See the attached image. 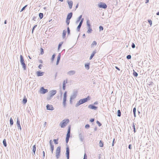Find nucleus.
<instances>
[{
	"label": "nucleus",
	"instance_id": "obj_1",
	"mask_svg": "<svg viewBox=\"0 0 159 159\" xmlns=\"http://www.w3.org/2000/svg\"><path fill=\"white\" fill-rule=\"evenodd\" d=\"M90 99V97L89 96H88L86 98L81 99L77 102L76 104H75V107H77L80 105L87 102Z\"/></svg>",
	"mask_w": 159,
	"mask_h": 159
},
{
	"label": "nucleus",
	"instance_id": "obj_17",
	"mask_svg": "<svg viewBox=\"0 0 159 159\" xmlns=\"http://www.w3.org/2000/svg\"><path fill=\"white\" fill-rule=\"evenodd\" d=\"M73 15L72 12H70L67 15L66 20H70L72 17Z\"/></svg>",
	"mask_w": 159,
	"mask_h": 159
},
{
	"label": "nucleus",
	"instance_id": "obj_4",
	"mask_svg": "<svg viewBox=\"0 0 159 159\" xmlns=\"http://www.w3.org/2000/svg\"><path fill=\"white\" fill-rule=\"evenodd\" d=\"M61 147L60 146H59L57 148L56 157L57 159H58L60 157L61 153Z\"/></svg>",
	"mask_w": 159,
	"mask_h": 159
},
{
	"label": "nucleus",
	"instance_id": "obj_26",
	"mask_svg": "<svg viewBox=\"0 0 159 159\" xmlns=\"http://www.w3.org/2000/svg\"><path fill=\"white\" fill-rule=\"evenodd\" d=\"M66 30H64L63 32L62 37L63 39H64L66 37Z\"/></svg>",
	"mask_w": 159,
	"mask_h": 159
},
{
	"label": "nucleus",
	"instance_id": "obj_5",
	"mask_svg": "<svg viewBox=\"0 0 159 159\" xmlns=\"http://www.w3.org/2000/svg\"><path fill=\"white\" fill-rule=\"evenodd\" d=\"M78 91L76 89H74L73 92L72 94L71 95L70 97L71 99H75L77 95V93Z\"/></svg>",
	"mask_w": 159,
	"mask_h": 159
},
{
	"label": "nucleus",
	"instance_id": "obj_45",
	"mask_svg": "<svg viewBox=\"0 0 159 159\" xmlns=\"http://www.w3.org/2000/svg\"><path fill=\"white\" fill-rule=\"evenodd\" d=\"M67 33L68 35H69L70 34V30L69 27H67Z\"/></svg>",
	"mask_w": 159,
	"mask_h": 159
},
{
	"label": "nucleus",
	"instance_id": "obj_21",
	"mask_svg": "<svg viewBox=\"0 0 159 159\" xmlns=\"http://www.w3.org/2000/svg\"><path fill=\"white\" fill-rule=\"evenodd\" d=\"M27 102V98L25 96H24L23 101L22 103L23 104H25Z\"/></svg>",
	"mask_w": 159,
	"mask_h": 159
},
{
	"label": "nucleus",
	"instance_id": "obj_50",
	"mask_svg": "<svg viewBox=\"0 0 159 159\" xmlns=\"http://www.w3.org/2000/svg\"><path fill=\"white\" fill-rule=\"evenodd\" d=\"M131 56L130 55H127L126 57V58L128 59L129 60L131 59Z\"/></svg>",
	"mask_w": 159,
	"mask_h": 159
},
{
	"label": "nucleus",
	"instance_id": "obj_35",
	"mask_svg": "<svg viewBox=\"0 0 159 159\" xmlns=\"http://www.w3.org/2000/svg\"><path fill=\"white\" fill-rule=\"evenodd\" d=\"M55 56H56V54L55 53H54L53 54L52 56V58H51V61L52 62L53 61H54V59H55Z\"/></svg>",
	"mask_w": 159,
	"mask_h": 159
},
{
	"label": "nucleus",
	"instance_id": "obj_20",
	"mask_svg": "<svg viewBox=\"0 0 159 159\" xmlns=\"http://www.w3.org/2000/svg\"><path fill=\"white\" fill-rule=\"evenodd\" d=\"M79 136L80 141L81 142H83L84 138L82 134L81 133L80 134Z\"/></svg>",
	"mask_w": 159,
	"mask_h": 159
},
{
	"label": "nucleus",
	"instance_id": "obj_8",
	"mask_svg": "<svg viewBox=\"0 0 159 159\" xmlns=\"http://www.w3.org/2000/svg\"><path fill=\"white\" fill-rule=\"evenodd\" d=\"M66 154L67 157V159H69L70 149L68 146H67L66 148Z\"/></svg>",
	"mask_w": 159,
	"mask_h": 159
},
{
	"label": "nucleus",
	"instance_id": "obj_44",
	"mask_svg": "<svg viewBox=\"0 0 159 159\" xmlns=\"http://www.w3.org/2000/svg\"><path fill=\"white\" fill-rule=\"evenodd\" d=\"M27 5H25V6H24L21 9V10H20V12H21L22 11H23L24 10H25V8L27 7Z\"/></svg>",
	"mask_w": 159,
	"mask_h": 159
},
{
	"label": "nucleus",
	"instance_id": "obj_64",
	"mask_svg": "<svg viewBox=\"0 0 159 159\" xmlns=\"http://www.w3.org/2000/svg\"><path fill=\"white\" fill-rule=\"evenodd\" d=\"M66 85H63L62 89L63 90H65L66 89Z\"/></svg>",
	"mask_w": 159,
	"mask_h": 159
},
{
	"label": "nucleus",
	"instance_id": "obj_37",
	"mask_svg": "<svg viewBox=\"0 0 159 159\" xmlns=\"http://www.w3.org/2000/svg\"><path fill=\"white\" fill-rule=\"evenodd\" d=\"M97 42L95 41H94L93 42L92 44H91V47H92L94 46H96L97 45Z\"/></svg>",
	"mask_w": 159,
	"mask_h": 159
},
{
	"label": "nucleus",
	"instance_id": "obj_3",
	"mask_svg": "<svg viewBox=\"0 0 159 159\" xmlns=\"http://www.w3.org/2000/svg\"><path fill=\"white\" fill-rule=\"evenodd\" d=\"M69 122V120L68 119H66L63 120L60 124L61 128H63L65 127L66 125Z\"/></svg>",
	"mask_w": 159,
	"mask_h": 159
},
{
	"label": "nucleus",
	"instance_id": "obj_63",
	"mask_svg": "<svg viewBox=\"0 0 159 159\" xmlns=\"http://www.w3.org/2000/svg\"><path fill=\"white\" fill-rule=\"evenodd\" d=\"M43 66L42 64H40L38 66V67L39 69H41V67Z\"/></svg>",
	"mask_w": 159,
	"mask_h": 159
},
{
	"label": "nucleus",
	"instance_id": "obj_7",
	"mask_svg": "<svg viewBox=\"0 0 159 159\" xmlns=\"http://www.w3.org/2000/svg\"><path fill=\"white\" fill-rule=\"evenodd\" d=\"M48 91V89H44L43 87H42L40 88V92L41 93L44 94Z\"/></svg>",
	"mask_w": 159,
	"mask_h": 159
},
{
	"label": "nucleus",
	"instance_id": "obj_27",
	"mask_svg": "<svg viewBox=\"0 0 159 159\" xmlns=\"http://www.w3.org/2000/svg\"><path fill=\"white\" fill-rule=\"evenodd\" d=\"M90 63H86L85 64V67L87 70H89L90 68Z\"/></svg>",
	"mask_w": 159,
	"mask_h": 159
},
{
	"label": "nucleus",
	"instance_id": "obj_15",
	"mask_svg": "<svg viewBox=\"0 0 159 159\" xmlns=\"http://www.w3.org/2000/svg\"><path fill=\"white\" fill-rule=\"evenodd\" d=\"M70 126L69 125L68 126L67 133L66 135V136L70 137Z\"/></svg>",
	"mask_w": 159,
	"mask_h": 159
},
{
	"label": "nucleus",
	"instance_id": "obj_6",
	"mask_svg": "<svg viewBox=\"0 0 159 159\" xmlns=\"http://www.w3.org/2000/svg\"><path fill=\"white\" fill-rule=\"evenodd\" d=\"M98 7L100 8L106 9L107 7V6L106 4L104 3L100 2L98 4Z\"/></svg>",
	"mask_w": 159,
	"mask_h": 159
},
{
	"label": "nucleus",
	"instance_id": "obj_16",
	"mask_svg": "<svg viewBox=\"0 0 159 159\" xmlns=\"http://www.w3.org/2000/svg\"><path fill=\"white\" fill-rule=\"evenodd\" d=\"M75 73V71L74 70H70L68 71L67 74L69 75H72Z\"/></svg>",
	"mask_w": 159,
	"mask_h": 159
},
{
	"label": "nucleus",
	"instance_id": "obj_12",
	"mask_svg": "<svg viewBox=\"0 0 159 159\" xmlns=\"http://www.w3.org/2000/svg\"><path fill=\"white\" fill-rule=\"evenodd\" d=\"M49 95L50 96L52 97L54 96L57 93V91L55 90H53L49 92Z\"/></svg>",
	"mask_w": 159,
	"mask_h": 159
},
{
	"label": "nucleus",
	"instance_id": "obj_30",
	"mask_svg": "<svg viewBox=\"0 0 159 159\" xmlns=\"http://www.w3.org/2000/svg\"><path fill=\"white\" fill-rule=\"evenodd\" d=\"M3 144L4 147H6L7 146L6 140L5 139H4L3 141Z\"/></svg>",
	"mask_w": 159,
	"mask_h": 159
},
{
	"label": "nucleus",
	"instance_id": "obj_49",
	"mask_svg": "<svg viewBox=\"0 0 159 159\" xmlns=\"http://www.w3.org/2000/svg\"><path fill=\"white\" fill-rule=\"evenodd\" d=\"M99 31H101L103 30V27L102 26L100 25L99 27Z\"/></svg>",
	"mask_w": 159,
	"mask_h": 159
},
{
	"label": "nucleus",
	"instance_id": "obj_56",
	"mask_svg": "<svg viewBox=\"0 0 159 159\" xmlns=\"http://www.w3.org/2000/svg\"><path fill=\"white\" fill-rule=\"evenodd\" d=\"M83 159H87V156L86 153H85L84 155Z\"/></svg>",
	"mask_w": 159,
	"mask_h": 159
},
{
	"label": "nucleus",
	"instance_id": "obj_58",
	"mask_svg": "<svg viewBox=\"0 0 159 159\" xmlns=\"http://www.w3.org/2000/svg\"><path fill=\"white\" fill-rule=\"evenodd\" d=\"M148 22L149 23V24L150 26H151L152 24V20H148Z\"/></svg>",
	"mask_w": 159,
	"mask_h": 159
},
{
	"label": "nucleus",
	"instance_id": "obj_61",
	"mask_svg": "<svg viewBox=\"0 0 159 159\" xmlns=\"http://www.w3.org/2000/svg\"><path fill=\"white\" fill-rule=\"evenodd\" d=\"M37 18H38L37 16H33V20H34L35 19H36Z\"/></svg>",
	"mask_w": 159,
	"mask_h": 159
},
{
	"label": "nucleus",
	"instance_id": "obj_40",
	"mask_svg": "<svg viewBox=\"0 0 159 159\" xmlns=\"http://www.w3.org/2000/svg\"><path fill=\"white\" fill-rule=\"evenodd\" d=\"M132 127L133 129V131L134 132V133H135L136 132V130L135 129V125L134 123H133L132 124Z\"/></svg>",
	"mask_w": 159,
	"mask_h": 159
},
{
	"label": "nucleus",
	"instance_id": "obj_10",
	"mask_svg": "<svg viewBox=\"0 0 159 159\" xmlns=\"http://www.w3.org/2000/svg\"><path fill=\"white\" fill-rule=\"evenodd\" d=\"M46 109L48 110L52 111L54 110V108L52 105L47 104L46 106Z\"/></svg>",
	"mask_w": 159,
	"mask_h": 159
},
{
	"label": "nucleus",
	"instance_id": "obj_14",
	"mask_svg": "<svg viewBox=\"0 0 159 159\" xmlns=\"http://www.w3.org/2000/svg\"><path fill=\"white\" fill-rule=\"evenodd\" d=\"M44 72H41L40 71H38L36 72V75L37 76H41L43 75Z\"/></svg>",
	"mask_w": 159,
	"mask_h": 159
},
{
	"label": "nucleus",
	"instance_id": "obj_39",
	"mask_svg": "<svg viewBox=\"0 0 159 159\" xmlns=\"http://www.w3.org/2000/svg\"><path fill=\"white\" fill-rule=\"evenodd\" d=\"M36 150V145L35 144L33 146L32 152H34V153L35 152Z\"/></svg>",
	"mask_w": 159,
	"mask_h": 159
},
{
	"label": "nucleus",
	"instance_id": "obj_31",
	"mask_svg": "<svg viewBox=\"0 0 159 159\" xmlns=\"http://www.w3.org/2000/svg\"><path fill=\"white\" fill-rule=\"evenodd\" d=\"M10 125L11 126L13 125V120L11 117L10 120Z\"/></svg>",
	"mask_w": 159,
	"mask_h": 159
},
{
	"label": "nucleus",
	"instance_id": "obj_46",
	"mask_svg": "<svg viewBox=\"0 0 159 159\" xmlns=\"http://www.w3.org/2000/svg\"><path fill=\"white\" fill-rule=\"evenodd\" d=\"M82 15L80 16L77 19V20H84V18H82Z\"/></svg>",
	"mask_w": 159,
	"mask_h": 159
},
{
	"label": "nucleus",
	"instance_id": "obj_60",
	"mask_svg": "<svg viewBox=\"0 0 159 159\" xmlns=\"http://www.w3.org/2000/svg\"><path fill=\"white\" fill-rule=\"evenodd\" d=\"M52 20H49L48 21H47V22H43H43H42V23L43 24H48V23L50 22Z\"/></svg>",
	"mask_w": 159,
	"mask_h": 159
},
{
	"label": "nucleus",
	"instance_id": "obj_36",
	"mask_svg": "<svg viewBox=\"0 0 159 159\" xmlns=\"http://www.w3.org/2000/svg\"><path fill=\"white\" fill-rule=\"evenodd\" d=\"M43 16V13H40L39 14V17L40 19H42Z\"/></svg>",
	"mask_w": 159,
	"mask_h": 159
},
{
	"label": "nucleus",
	"instance_id": "obj_51",
	"mask_svg": "<svg viewBox=\"0 0 159 159\" xmlns=\"http://www.w3.org/2000/svg\"><path fill=\"white\" fill-rule=\"evenodd\" d=\"M37 26V25H35L34 26V27H33V28H32V33H33L36 27Z\"/></svg>",
	"mask_w": 159,
	"mask_h": 159
},
{
	"label": "nucleus",
	"instance_id": "obj_55",
	"mask_svg": "<svg viewBox=\"0 0 159 159\" xmlns=\"http://www.w3.org/2000/svg\"><path fill=\"white\" fill-rule=\"evenodd\" d=\"M67 83V80H66V81L65 80H64L63 82V85H66V84Z\"/></svg>",
	"mask_w": 159,
	"mask_h": 159
},
{
	"label": "nucleus",
	"instance_id": "obj_29",
	"mask_svg": "<svg viewBox=\"0 0 159 159\" xmlns=\"http://www.w3.org/2000/svg\"><path fill=\"white\" fill-rule=\"evenodd\" d=\"M133 75L135 77H137L138 75V74L134 70H133Z\"/></svg>",
	"mask_w": 159,
	"mask_h": 159
},
{
	"label": "nucleus",
	"instance_id": "obj_54",
	"mask_svg": "<svg viewBox=\"0 0 159 159\" xmlns=\"http://www.w3.org/2000/svg\"><path fill=\"white\" fill-rule=\"evenodd\" d=\"M85 128L88 129L90 127V125L89 124H87L85 125Z\"/></svg>",
	"mask_w": 159,
	"mask_h": 159
},
{
	"label": "nucleus",
	"instance_id": "obj_41",
	"mask_svg": "<svg viewBox=\"0 0 159 159\" xmlns=\"http://www.w3.org/2000/svg\"><path fill=\"white\" fill-rule=\"evenodd\" d=\"M50 146V149H51V152L52 153H53V151L54 149V146Z\"/></svg>",
	"mask_w": 159,
	"mask_h": 159
},
{
	"label": "nucleus",
	"instance_id": "obj_34",
	"mask_svg": "<svg viewBox=\"0 0 159 159\" xmlns=\"http://www.w3.org/2000/svg\"><path fill=\"white\" fill-rule=\"evenodd\" d=\"M67 92L66 91H65L64 92V93L63 98V99H67Z\"/></svg>",
	"mask_w": 159,
	"mask_h": 159
},
{
	"label": "nucleus",
	"instance_id": "obj_53",
	"mask_svg": "<svg viewBox=\"0 0 159 159\" xmlns=\"http://www.w3.org/2000/svg\"><path fill=\"white\" fill-rule=\"evenodd\" d=\"M52 141V140H50L49 141V144L50 145V146H54V145L53 144Z\"/></svg>",
	"mask_w": 159,
	"mask_h": 159
},
{
	"label": "nucleus",
	"instance_id": "obj_38",
	"mask_svg": "<svg viewBox=\"0 0 159 159\" xmlns=\"http://www.w3.org/2000/svg\"><path fill=\"white\" fill-rule=\"evenodd\" d=\"M81 25L79 24L78 25V26L76 30L77 31L79 32L80 31V29L81 26Z\"/></svg>",
	"mask_w": 159,
	"mask_h": 159
},
{
	"label": "nucleus",
	"instance_id": "obj_23",
	"mask_svg": "<svg viewBox=\"0 0 159 159\" xmlns=\"http://www.w3.org/2000/svg\"><path fill=\"white\" fill-rule=\"evenodd\" d=\"M93 30L91 27H89L88 28V30L87 32L88 34H90L92 33Z\"/></svg>",
	"mask_w": 159,
	"mask_h": 159
},
{
	"label": "nucleus",
	"instance_id": "obj_32",
	"mask_svg": "<svg viewBox=\"0 0 159 159\" xmlns=\"http://www.w3.org/2000/svg\"><path fill=\"white\" fill-rule=\"evenodd\" d=\"M63 43V42H60L59 43V44H58V50L59 49L61 48V47L62 46V45Z\"/></svg>",
	"mask_w": 159,
	"mask_h": 159
},
{
	"label": "nucleus",
	"instance_id": "obj_57",
	"mask_svg": "<svg viewBox=\"0 0 159 159\" xmlns=\"http://www.w3.org/2000/svg\"><path fill=\"white\" fill-rule=\"evenodd\" d=\"M131 47L133 48H135V45L134 43H132L131 44Z\"/></svg>",
	"mask_w": 159,
	"mask_h": 159
},
{
	"label": "nucleus",
	"instance_id": "obj_24",
	"mask_svg": "<svg viewBox=\"0 0 159 159\" xmlns=\"http://www.w3.org/2000/svg\"><path fill=\"white\" fill-rule=\"evenodd\" d=\"M67 99H63V102L62 103V104L63 106V107L64 108H65L66 106V101Z\"/></svg>",
	"mask_w": 159,
	"mask_h": 159
},
{
	"label": "nucleus",
	"instance_id": "obj_2",
	"mask_svg": "<svg viewBox=\"0 0 159 159\" xmlns=\"http://www.w3.org/2000/svg\"><path fill=\"white\" fill-rule=\"evenodd\" d=\"M90 99V97L89 96H88L86 98L81 99L77 102L76 104H75V107H77L80 105L87 102Z\"/></svg>",
	"mask_w": 159,
	"mask_h": 159
},
{
	"label": "nucleus",
	"instance_id": "obj_62",
	"mask_svg": "<svg viewBox=\"0 0 159 159\" xmlns=\"http://www.w3.org/2000/svg\"><path fill=\"white\" fill-rule=\"evenodd\" d=\"M115 139L114 138V139L113 140V141H112V146H114V143H115Z\"/></svg>",
	"mask_w": 159,
	"mask_h": 159
},
{
	"label": "nucleus",
	"instance_id": "obj_19",
	"mask_svg": "<svg viewBox=\"0 0 159 159\" xmlns=\"http://www.w3.org/2000/svg\"><path fill=\"white\" fill-rule=\"evenodd\" d=\"M20 63L25 62L24 57L21 55L20 56Z\"/></svg>",
	"mask_w": 159,
	"mask_h": 159
},
{
	"label": "nucleus",
	"instance_id": "obj_18",
	"mask_svg": "<svg viewBox=\"0 0 159 159\" xmlns=\"http://www.w3.org/2000/svg\"><path fill=\"white\" fill-rule=\"evenodd\" d=\"M96 52H97L96 50H95L93 52L89 58L90 60H91L93 58Z\"/></svg>",
	"mask_w": 159,
	"mask_h": 159
},
{
	"label": "nucleus",
	"instance_id": "obj_33",
	"mask_svg": "<svg viewBox=\"0 0 159 159\" xmlns=\"http://www.w3.org/2000/svg\"><path fill=\"white\" fill-rule=\"evenodd\" d=\"M90 20H87V25L88 28L89 27H91V25L90 24Z\"/></svg>",
	"mask_w": 159,
	"mask_h": 159
},
{
	"label": "nucleus",
	"instance_id": "obj_42",
	"mask_svg": "<svg viewBox=\"0 0 159 159\" xmlns=\"http://www.w3.org/2000/svg\"><path fill=\"white\" fill-rule=\"evenodd\" d=\"M58 139H54L53 140V141L55 144H58Z\"/></svg>",
	"mask_w": 159,
	"mask_h": 159
},
{
	"label": "nucleus",
	"instance_id": "obj_22",
	"mask_svg": "<svg viewBox=\"0 0 159 159\" xmlns=\"http://www.w3.org/2000/svg\"><path fill=\"white\" fill-rule=\"evenodd\" d=\"M21 65L22 66V67L23 68L24 70H26V66L25 64V62L20 63Z\"/></svg>",
	"mask_w": 159,
	"mask_h": 159
},
{
	"label": "nucleus",
	"instance_id": "obj_47",
	"mask_svg": "<svg viewBox=\"0 0 159 159\" xmlns=\"http://www.w3.org/2000/svg\"><path fill=\"white\" fill-rule=\"evenodd\" d=\"M44 52L43 49L42 48H40V54L43 55L44 54Z\"/></svg>",
	"mask_w": 159,
	"mask_h": 159
},
{
	"label": "nucleus",
	"instance_id": "obj_43",
	"mask_svg": "<svg viewBox=\"0 0 159 159\" xmlns=\"http://www.w3.org/2000/svg\"><path fill=\"white\" fill-rule=\"evenodd\" d=\"M70 138V137L66 136V143L67 144V143H68V142H69Z\"/></svg>",
	"mask_w": 159,
	"mask_h": 159
},
{
	"label": "nucleus",
	"instance_id": "obj_13",
	"mask_svg": "<svg viewBox=\"0 0 159 159\" xmlns=\"http://www.w3.org/2000/svg\"><path fill=\"white\" fill-rule=\"evenodd\" d=\"M67 2L69 8L70 9H71L72 7V6L73 4V2L72 1H69V0H67Z\"/></svg>",
	"mask_w": 159,
	"mask_h": 159
},
{
	"label": "nucleus",
	"instance_id": "obj_9",
	"mask_svg": "<svg viewBox=\"0 0 159 159\" xmlns=\"http://www.w3.org/2000/svg\"><path fill=\"white\" fill-rule=\"evenodd\" d=\"M88 108L93 110H96L98 107L93 104H90L88 106Z\"/></svg>",
	"mask_w": 159,
	"mask_h": 159
},
{
	"label": "nucleus",
	"instance_id": "obj_59",
	"mask_svg": "<svg viewBox=\"0 0 159 159\" xmlns=\"http://www.w3.org/2000/svg\"><path fill=\"white\" fill-rule=\"evenodd\" d=\"M94 118H91L90 120L89 121L91 122H93L94 121Z\"/></svg>",
	"mask_w": 159,
	"mask_h": 159
},
{
	"label": "nucleus",
	"instance_id": "obj_11",
	"mask_svg": "<svg viewBox=\"0 0 159 159\" xmlns=\"http://www.w3.org/2000/svg\"><path fill=\"white\" fill-rule=\"evenodd\" d=\"M16 125L18 129H20V130L21 129V128L20 125V123L19 119L18 118H17L16 121Z\"/></svg>",
	"mask_w": 159,
	"mask_h": 159
},
{
	"label": "nucleus",
	"instance_id": "obj_28",
	"mask_svg": "<svg viewBox=\"0 0 159 159\" xmlns=\"http://www.w3.org/2000/svg\"><path fill=\"white\" fill-rule=\"evenodd\" d=\"M117 116L118 117H120L121 116V112L120 110H118L117 112Z\"/></svg>",
	"mask_w": 159,
	"mask_h": 159
},
{
	"label": "nucleus",
	"instance_id": "obj_25",
	"mask_svg": "<svg viewBox=\"0 0 159 159\" xmlns=\"http://www.w3.org/2000/svg\"><path fill=\"white\" fill-rule=\"evenodd\" d=\"M99 146L100 147L102 148L104 146V143L102 141L100 140L99 142Z\"/></svg>",
	"mask_w": 159,
	"mask_h": 159
},
{
	"label": "nucleus",
	"instance_id": "obj_48",
	"mask_svg": "<svg viewBox=\"0 0 159 159\" xmlns=\"http://www.w3.org/2000/svg\"><path fill=\"white\" fill-rule=\"evenodd\" d=\"M61 53H60L58 54V55L57 56V60L60 61V60L61 59Z\"/></svg>",
	"mask_w": 159,
	"mask_h": 159
},
{
	"label": "nucleus",
	"instance_id": "obj_52",
	"mask_svg": "<svg viewBox=\"0 0 159 159\" xmlns=\"http://www.w3.org/2000/svg\"><path fill=\"white\" fill-rule=\"evenodd\" d=\"M96 123L98 124L99 126H100L102 125V124L98 120L96 121Z\"/></svg>",
	"mask_w": 159,
	"mask_h": 159
}]
</instances>
